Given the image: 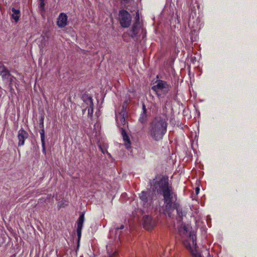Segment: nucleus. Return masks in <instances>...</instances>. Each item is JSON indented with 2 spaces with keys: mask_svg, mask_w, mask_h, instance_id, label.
<instances>
[{
  "mask_svg": "<svg viewBox=\"0 0 257 257\" xmlns=\"http://www.w3.org/2000/svg\"><path fill=\"white\" fill-rule=\"evenodd\" d=\"M155 190L162 194L165 204V213L171 217L170 210L172 209L174 203H176L177 195L174 192L171 185L169 183L167 177L163 176L154 184Z\"/></svg>",
  "mask_w": 257,
  "mask_h": 257,
  "instance_id": "nucleus-1",
  "label": "nucleus"
},
{
  "mask_svg": "<svg viewBox=\"0 0 257 257\" xmlns=\"http://www.w3.org/2000/svg\"><path fill=\"white\" fill-rule=\"evenodd\" d=\"M167 125L166 118L161 116H156L149 124L148 134L154 140L160 141L166 133Z\"/></svg>",
  "mask_w": 257,
  "mask_h": 257,
  "instance_id": "nucleus-2",
  "label": "nucleus"
},
{
  "mask_svg": "<svg viewBox=\"0 0 257 257\" xmlns=\"http://www.w3.org/2000/svg\"><path fill=\"white\" fill-rule=\"evenodd\" d=\"M190 230L189 225H181L178 228L179 235L184 246L191 252L196 249L197 243L196 235Z\"/></svg>",
  "mask_w": 257,
  "mask_h": 257,
  "instance_id": "nucleus-3",
  "label": "nucleus"
},
{
  "mask_svg": "<svg viewBox=\"0 0 257 257\" xmlns=\"http://www.w3.org/2000/svg\"><path fill=\"white\" fill-rule=\"evenodd\" d=\"M170 88L171 85L166 81L162 80H157L152 87V89L159 97H163L166 95Z\"/></svg>",
  "mask_w": 257,
  "mask_h": 257,
  "instance_id": "nucleus-4",
  "label": "nucleus"
},
{
  "mask_svg": "<svg viewBox=\"0 0 257 257\" xmlns=\"http://www.w3.org/2000/svg\"><path fill=\"white\" fill-rule=\"evenodd\" d=\"M118 20L121 26L127 28L130 27L132 23V16L126 10H120L118 14Z\"/></svg>",
  "mask_w": 257,
  "mask_h": 257,
  "instance_id": "nucleus-5",
  "label": "nucleus"
},
{
  "mask_svg": "<svg viewBox=\"0 0 257 257\" xmlns=\"http://www.w3.org/2000/svg\"><path fill=\"white\" fill-rule=\"evenodd\" d=\"M127 117V113L123 106L121 111L115 115L116 122L120 130H121V128L125 129L126 127H127V121L126 120Z\"/></svg>",
  "mask_w": 257,
  "mask_h": 257,
  "instance_id": "nucleus-6",
  "label": "nucleus"
},
{
  "mask_svg": "<svg viewBox=\"0 0 257 257\" xmlns=\"http://www.w3.org/2000/svg\"><path fill=\"white\" fill-rule=\"evenodd\" d=\"M141 31H144L143 24L140 19L139 14H137L135 17V21L133 23L130 30V36L133 38L137 37Z\"/></svg>",
  "mask_w": 257,
  "mask_h": 257,
  "instance_id": "nucleus-7",
  "label": "nucleus"
},
{
  "mask_svg": "<svg viewBox=\"0 0 257 257\" xmlns=\"http://www.w3.org/2000/svg\"><path fill=\"white\" fill-rule=\"evenodd\" d=\"M83 101V106L88 109V116L92 118L93 113V103L92 97L88 94H84L82 96Z\"/></svg>",
  "mask_w": 257,
  "mask_h": 257,
  "instance_id": "nucleus-8",
  "label": "nucleus"
},
{
  "mask_svg": "<svg viewBox=\"0 0 257 257\" xmlns=\"http://www.w3.org/2000/svg\"><path fill=\"white\" fill-rule=\"evenodd\" d=\"M155 221L149 215L143 217V224L144 227L148 230L152 229L155 225Z\"/></svg>",
  "mask_w": 257,
  "mask_h": 257,
  "instance_id": "nucleus-9",
  "label": "nucleus"
},
{
  "mask_svg": "<svg viewBox=\"0 0 257 257\" xmlns=\"http://www.w3.org/2000/svg\"><path fill=\"white\" fill-rule=\"evenodd\" d=\"M174 209H176L177 213V220L180 222L182 221L183 219V216L184 215V213L182 211V209L178 203H174L173 205V207L172 209L170 210L171 214Z\"/></svg>",
  "mask_w": 257,
  "mask_h": 257,
  "instance_id": "nucleus-10",
  "label": "nucleus"
},
{
  "mask_svg": "<svg viewBox=\"0 0 257 257\" xmlns=\"http://www.w3.org/2000/svg\"><path fill=\"white\" fill-rule=\"evenodd\" d=\"M28 137V134L23 129H21L18 132V138L19 139L18 145L21 146L24 145L25 140Z\"/></svg>",
  "mask_w": 257,
  "mask_h": 257,
  "instance_id": "nucleus-11",
  "label": "nucleus"
},
{
  "mask_svg": "<svg viewBox=\"0 0 257 257\" xmlns=\"http://www.w3.org/2000/svg\"><path fill=\"white\" fill-rule=\"evenodd\" d=\"M84 221V215L82 214L79 217L77 221V234L78 236V241H79L80 239L81 231L83 227V224Z\"/></svg>",
  "mask_w": 257,
  "mask_h": 257,
  "instance_id": "nucleus-12",
  "label": "nucleus"
},
{
  "mask_svg": "<svg viewBox=\"0 0 257 257\" xmlns=\"http://www.w3.org/2000/svg\"><path fill=\"white\" fill-rule=\"evenodd\" d=\"M57 24L60 28H63L67 24V16L65 14L61 13L58 19Z\"/></svg>",
  "mask_w": 257,
  "mask_h": 257,
  "instance_id": "nucleus-13",
  "label": "nucleus"
},
{
  "mask_svg": "<svg viewBox=\"0 0 257 257\" xmlns=\"http://www.w3.org/2000/svg\"><path fill=\"white\" fill-rule=\"evenodd\" d=\"M11 75L10 71L4 65L0 66V75L2 76L3 81L8 79Z\"/></svg>",
  "mask_w": 257,
  "mask_h": 257,
  "instance_id": "nucleus-14",
  "label": "nucleus"
},
{
  "mask_svg": "<svg viewBox=\"0 0 257 257\" xmlns=\"http://www.w3.org/2000/svg\"><path fill=\"white\" fill-rule=\"evenodd\" d=\"M10 10H11V17L14 20L16 23H17L19 21L21 16L20 10L19 9H16L15 8H12Z\"/></svg>",
  "mask_w": 257,
  "mask_h": 257,
  "instance_id": "nucleus-15",
  "label": "nucleus"
},
{
  "mask_svg": "<svg viewBox=\"0 0 257 257\" xmlns=\"http://www.w3.org/2000/svg\"><path fill=\"white\" fill-rule=\"evenodd\" d=\"M120 132L123 140L125 143V146L127 149H128L131 148V141L130 138L127 135L125 129H124V128H121Z\"/></svg>",
  "mask_w": 257,
  "mask_h": 257,
  "instance_id": "nucleus-16",
  "label": "nucleus"
},
{
  "mask_svg": "<svg viewBox=\"0 0 257 257\" xmlns=\"http://www.w3.org/2000/svg\"><path fill=\"white\" fill-rule=\"evenodd\" d=\"M143 112L141 114L139 120L142 122L144 123L146 121L147 119V114H146V109L145 107V105L143 104Z\"/></svg>",
  "mask_w": 257,
  "mask_h": 257,
  "instance_id": "nucleus-17",
  "label": "nucleus"
},
{
  "mask_svg": "<svg viewBox=\"0 0 257 257\" xmlns=\"http://www.w3.org/2000/svg\"><path fill=\"white\" fill-rule=\"evenodd\" d=\"M140 199L146 202L147 201V193L145 191H142L140 194Z\"/></svg>",
  "mask_w": 257,
  "mask_h": 257,
  "instance_id": "nucleus-18",
  "label": "nucleus"
},
{
  "mask_svg": "<svg viewBox=\"0 0 257 257\" xmlns=\"http://www.w3.org/2000/svg\"><path fill=\"white\" fill-rule=\"evenodd\" d=\"M9 80V87H10L11 89H12V85L13 83L15 82V81L16 80V78L13 76L12 74L9 76V78L8 79Z\"/></svg>",
  "mask_w": 257,
  "mask_h": 257,
  "instance_id": "nucleus-19",
  "label": "nucleus"
},
{
  "mask_svg": "<svg viewBox=\"0 0 257 257\" xmlns=\"http://www.w3.org/2000/svg\"><path fill=\"white\" fill-rule=\"evenodd\" d=\"M68 204V202L67 201L64 202H59L58 204V207L59 208H61L62 207H64L65 206H67Z\"/></svg>",
  "mask_w": 257,
  "mask_h": 257,
  "instance_id": "nucleus-20",
  "label": "nucleus"
},
{
  "mask_svg": "<svg viewBox=\"0 0 257 257\" xmlns=\"http://www.w3.org/2000/svg\"><path fill=\"white\" fill-rule=\"evenodd\" d=\"M40 134L41 135V142L45 141V131L43 128L41 130Z\"/></svg>",
  "mask_w": 257,
  "mask_h": 257,
  "instance_id": "nucleus-21",
  "label": "nucleus"
},
{
  "mask_svg": "<svg viewBox=\"0 0 257 257\" xmlns=\"http://www.w3.org/2000/svg\"><path fill=\"white\" fill-rule=\"evenodd\" d=\"M42 142V148H43V152L44 153H46L45 142L43 141V142Z\"/></svg>",
  "mask_w": 257,
  "mask_h": 257,
  "instance_id": "nucleus-22",
  "label": "nucleus"
},
{
  "mask_svg": "<svg viewBox=\"0 0 257 257\" xmlns=\"http://www.w3.org/2000/svg\"><path fill=\"white\" fill-rule=\"evenodd\" d=\"M40 1L41 2H40V6L41 8H44V5H45L44 0H40Z\"/></svg>",
  "mask_w": 257,
  "mask_h": 257,
  "instance_id": "nucleus-23",
  "label": "nucleus"
},
{
  "mask_svg": "<svg viewBox=\"0 0 257 257\" xmlns=\"http://www.w3.org/2000/svg\"><path fill=\"white\" fill-rule=\"evenodd\" d=\"M124 228V225H121L119 227H116L115 228V229L116 230H118L119 229H122Z\"/></svg>",
  "mask_w": 257,
  "mask_h": 257,
  "instance_id": "nucleus-24",
  "label": "nucleus"
},
{
  "mask_svg": "<svg viewBox=\"0 0 257 257\" xmlns=\"http://www.w3.org/2000/svg\"><path fill=\"white\" fill-rule=\"evenodd\" d=\"M131 0H123V3L124 4H127V3H128Z\"/></svg>",
  "mask_w": 257,
  "mask_h": 257,
  "instance_id": "nucleus-25",
  "label": "nucleus"
},
{
  "mask_svg": "<svg viewBox=\"0 0 257 257\" xmlns=\"http://www.w3.org/2000/svg\"><path fill=\"white\" fill-rule=\"evenodd\" d=\"M99 148H100V149L101 151L102 152V153H103L104 154V151L103 150V149L101 147H100Z\"/></svg>",
  "mask_w": 257,
  "mask_h": 257,
  "instance_id": "nucleus-26",
  "label": "nucleus"
},
{
  "mask_svg": "<svg viewBox=\"0 0 257 257\" xmlns=\"http://www.w3.org/2000/svg\"><path fill=\"white\" fill-rule=\"evenodd\" d=\"M199 189L198 188H197L196 189V193L198 194V192H199Z\"/></svg>",
  "mask_w": 257,
  "mask_h": 257,
  "instance_id": "nucleus-27",
  "label": "nucleus"
},
{
  "mask_svg": "<svg viewBox=\"0 0 257 257\" xmlns=\"http://www.w3.org/2000/svg\"><path fill=\"white\" fill-rule=\"evenodd\" d=\"M42 127H43V118L42 119Z\"/></svg>",
  "mask_w": 257,
  "mask_h": 257,
  "instance_id": "nucleus-28",
  "label": "nucleus"
},
{
  "mask_svg": "<svg viewBox=\"0 0 257 257\" xmlns=\"http://www.w3.org/2000/svg\"><path fill=\"white\" fill-rule=\"evenodd\" d=\"M16 254H13V255H11L10 257H16Z\"/></svg>",
  "mask_w": 257,
  "mask_h": 257,
  "instance_id": "nucleus-29",
  "label": "nucleus"
},
{
  "mask_svg": "<svg viewBox=\"0 0 257 257\" xmlns=\"http://www.w3.org/2000/svg\"><path fill=\"white\" fill-rule=\"evenodd\" d=\"M16 254H13V255H11L10 257H16Z\"/></svg>",
  "mask_w": 257,
  "mask_h": 257,
  "instance_id": "nucleus-30",
  "label": "nucleus"
},
{
  "mask_svg": "<svg viewBox=\"0 0 257 257\" xmlns=\"http://www.w3.org/2000/svg\"><path fill=\"white\" fill-rule=\"evenodd\" d=\"M16 254H13V255H11L10 257H16Z\"/></svg>",
  "mask_w": 257,
  "mask_h": 257,
  "instance_id": "nucleus-31",
  "label": "nucleus"
},
{
  "mask_svg": "<svg viewBox=\"0 0 257 257\" xmlns=\"http://www.w3.org/2000/svg\"><path fill=\"white\" fill-rule=\"evenodd\" d=\"M108 257H113V255H109Z\"/></svg>",
  "mask_w": 257,
  "mask_h": 257,
  "instance_id": "nucleus-32",
  "label": "nucleus"
}]
</instances>
